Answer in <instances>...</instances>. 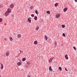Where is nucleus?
I'll use <instances>...</instances> for the list:
<instances>
[{"mask_svg":"<svg viewBox=\"0 0 77 77\" xmlns=\"http://www.w3.org/2000/svg\"><path fill=\"white\" fill-rule=\"evenodd\" d=\"M0 65H1V67H0L1 69H3L4 67V66H3V64H2V63H0Z\"/></svg>","mask_w":77,"mask_h":77,"instance_id":"39448f33","label":"nucleus"},{"mask_svg":"<svg viewBox=\"0 0 77 77\" xmlns=\"http://www.w3.org/2000/svg\"><path fill=\"white\" fill-rule=\"evenodd\" d=\"M31 16L32 17H35V15L33 14H32L31 15Z\"/></svg>","mask_w":77,"mask_h":77,"instance_id":"c756f323","label":"nucleus"},{"mask_svg":"<svg viewBox=\"0 0 77 77\" xmlns=\"http://www.w3.org/2000/svg\"><path fill=\"white\" fill-rule=\"evenodd\" d=\"M22 60L23 61H25L26 60V58H23L22 59Z\"/></svg>","mask_w":77,"mask_h":77,"instance_id":"cd10ccee","label":"nucleus"},{"mask_svg":"<svg viewBox=\"0 0 77 77\" xmlns=\"http://www.w3.org/2000/svg\"><path fill=\"white\" fill-rule=\"evenodd\" d=\"M62 36L64 37H65V34L64 33H63Z\"/></svg>","mask_w":77,"mask_h":77,"instance_id":"c85d7f7f","label":"nucleus"},{"mask_svg":"<svg viewBox=\"0 0 77 77\" xmlns=\"http://www.w3.org/2000/svg\"><path fill=\"white\" fill-rule=\"evenodd\" d=\"M58 69H59V70H60V71H62V68L60 67H59L58 68Z\"/></svg>","mask_w":77,"mask_h":77,"instance_id":"a878e982","label":"nucleus"},{"mask_svg":"<svg viewBox=\"0 0 77 77\" xmlns=\"http://www.w3.org/2000/svg\"><path fill=\"white\" fill-rule=\"evenodd\" d=\"M14 5L13 4H11L10 5V8H14Z\"/></svg>","mask_w":77,"mask_h":77,"instance_id":"2eb2a0df","label":"nucleus"},{"mask_svg":"<svg viewBox=\"0 0 77 77\" xmlns=\"http://www.w3.org/2000/svg\"><path fill=\"white\" fill-rule=\"evenodd\" d=\"M35 29L36 30H38V29H39V26H37L35 28Z\"/></svg>","mask_w":77,"mask_h":77,"instance_id":"f8f14e48","label":"nucleus"},{"mask_svg":"<svg viewBox=\"0 0 77 77\" xmlns=\"http://www.w3.org/2000/svg\"><path fill=\"white\" fill-rule=\"evenodd\" d=\"M21 37V35L20 34H19L17 35V38H20Z\"/></svg>","mask_w":77,"mask_h":77,"instance_id":"6e6552de","label":"nucleus"},{"mask_svg":"<svg viewBox=\"0 0 77 77\" xmlns=\"http://www.w3.org/2000/svg\"><path fill=\"white\" fill-rule=\"evenodd\" d=\"M20 53H23V52L22 50H20Z\"/></svg>","mask_w":77,"mask_h":77,"instance_id":"7c9ffc66","label":"nucleus"},{"mask_svg":"<svg viewBox=\"0 0 77 77\" xmlns=\"http://www.w3.org/2000/svg\"><path fill=\"white\" fill-rule=\"evenodd\" d=\"M65 69L66 71H68V70H67V69H66V68H65Z\"/></svg>","mask_w":77,"mask_h":77,"instance_id":"f704fd0d","label":"nucleus"},{"mask_svg":"<svg viewBox=\"0 0 77 77\" xmlns=\"http://www.w3.org/2000/svg\"><path fill=\"white\" fill-rule=\"evenodd\" d=\"M65 58L66 59H67V60H68V55L66 54V55L65 56Z\"/></svg>","mask_w":77,"mask_h":77,"instance_id":"9d476101","label":"nucleus"},{"mask_svg":"<svg viewBox=\"0 0 77 77\" xmlns=\"http://www.w3.org/2000/svg\"><path fill=\"white\" fill-rule=\"evenodd\" d=\"M2 7H3V6L0 5V8H2Z\"/></svg>","mask_w":77,"mask_h":77,"instance_id":"473e14b6","label":"nucleus"},{"mask_svg":"<svg viewBox=\"0 0 77 77\" xmlns=\"http://www.w3.org/2000/svg\"><path fill=\"white\" fill-rule=\"evenodd\" d=\"M67 10H68V8H65L63 10L64 12H66Z\"/></svg>","mask_w":77,"mask_h":77,"instance_id":"9b49d317","label":"nucleus"},{"mask_svg":"<svg viewBox=\"0 0 77 77\" xmlns=\"http://www.w3.org/2000/svg\"><path fill=\"white\" fill-rule=\"evenodd\" d=\"M28 22L29 23H31V20H30V18H28Z\"/></svg>","mask_w":77,"mask_h":77,"instance_id":"f3484780","label":"nucleus"},{"mask_svg":"<svg viewBox=\"0 0 77 77\" xmlns=\"http://www.w3.org/2000/svg\"><path fill=\"white\" fill-rule=\"evenodd\" d=\"M4 40L5 41H6V40H7V39H6V38H4Z\"/></svg>","mask_w":77,"mask_h":77,"instance_id":"72a5a7b5","label":"nucleus"},{"mask_svg":"<svg viewBox=\"0 0 77 77\" xmlns=\"http://www.w3.org/2000/svg\"><path fill=\"white\" fill-rule=\"evenodd\" d=\"M54 59V57H52L49 60V63H51V62H52L53 60H52Z\"/></svg>","mask_w":77,"mask_h":77,"instance_id":"f03ea898","label":"nucleus"},{"mask_svg":"<svg viewBox=\"0 0 77 77\" xmlns=\"http://www.w3.org/2000/svg\"><path fill=\"white\" fill-rule=\"evenodd\" d=\"M73 48L74 49V50H76V48H75V47H73Z\"/></svg>","mask_w":77,"mask_h":77,"instance_id":"2f4dec72","label":"nucleus"},{"mask_svg":"<svg viewBox=\"0 0 77 77\" xmlns=\"http://www.w3.org/2000/svg\"><path fill=\"white\" fill-rule=\"evenodd\" d=\"M26 64L27 66H29V65H30V62H27Z\"/></svg>","mask_w":77,"mask_h":77,"instance_id":"dca6fc26","label":"nucleus"},{"mask_svg":"<svg viewBox=\"0 0 77 77\" xmlns=\"http://www.w3.org/2000/svg\"><path fill=\"white\" fill-rule=\"evenodd\" d=\"M34 44L35 45H36V44H38V42L37 41H35L34 42Z\"/></svg>","mask_w":77,"mask_h":77,"instance_id":"ddd939ff","label":"nucleus"},{"mask_svg":"<svg viewBox=\"0 0 77 77\" xmlns=\"http://www.w3.org/2000/svg\"><path fill=\"white\" fill-rule=\"evenodd\" d=\"M75 2H77V0H75Z\"/></svg>","mask_w":77,"mask_h":77,"instance_id":"e433bc0d","label":"nucleus"},{"mask_svg":"<svg viewBox=\"0 0 77 77\" xmlns=\"http://www.w3.org/2000/svg\"><path fill=\"white\" fill-rule=\"evenodd\" d=\"M46 13H47V14H50V11H46Z\"/></svg>","mask_w":77,"mask_h":77,"instance_id":"6ab92c4d","label":"nucleus"},{"mask_svg":"<svg viewBox=\"0 0 77 77\" xmlns=\"http://www.w3.org/2000/svg\"><path fill=\"white\" fill-rule=\"evenodd\" d=\"M0 77H1V75H0Z\"/></svg>","mask_w":77,"mask_h":77,"instance_id":"4c0bfd02","label":"nucleus"},{"mask_svg":"<svg viewBox=\"0 0 77 77\" xmlns=\"http://www.w3.org/2000/svg\"><path fill=\"white\" fill-rule=\"evenodd\" d=\"M6 12H7L8 14H9V13H11V11L10 9H8L7 10V11Z\"/></svg>","mask_w":77,"mask_h":77,"instance_id":"1a4fd4ad","label":"nucleus"},{"mask_svg":"<svg viewBox=\"0 0 77 77\" xmlns=\"http://www.w3.org/2000/svg\"><path fill=\"white\" fill-rule=\"evenodd\" d=\"M28 77H30V75H28L27 76Z\"/></svg>","mask_w":77,"mask_h":77,"instance_id":"c9c22d12","label":"nucleus"},{"mask_svg":"<svg viewBox=\"0 0 77 77\" xmlns=\"http://www.w3.org/2000/svg\"><path fill=\"white\" fill-rule=\"evenodd\" d=\"M35 13H36V14H37V15L39 14V12H38V11L37 10H36L35 11Z\"/></svg>","mask_w":77,"mask_h":77,"instance_id":"412c9836","label":"nucleus"},{"mask_svg":"<svg viewBox=\"0 0 77 77\" xmlns=\"http://www.w3.org/2000/svg\"><path fill=\"white\" fill-rule=\"evenodd\" d=\"M9 15V13L8 12L6 11L5 12V13L4 14V15L5 17H8Z\"/></svg>","mask_w":77,"mask_h":77,"instance_id":"20e7f679","label":"nucleus"},{"mask_svg":"<svg viewBox=\"0 0 77 77\" xmlns=\"http://www.w3.org/2000/svg\"><path fill=\"white\" fill-rule=\"evenodd\" d=\"M54 48H56V46H57V42H56V41H55L54 42Z\"/></svg>","mask_w":77,"mask_h":77,"instance_id":"0eeeda50","label":"nucleus"},{"mask_svg":"<svg viewBox=\"0 0 77 77\" xmlns=\"http://www.w3.org/2000/svg\"><path fill=\"white\" fill-rule=\"evenodd\" d=\"M33 6H31L30 7V9H33Z\"/></svg>","mask_w":77,"mask_h":77,"instance_id":"4be33fe9","label":"nucleus"},{"mask_svg":"<svg viewBox=\"0 0 77 77\" xmlns=\"http://www.w3.org/2000/svg\"><path fill=\"white\" fill-rule=\"evenodd\" d=\"M60 14H57L55 16L57 18H59V17H60Z\"/></svg>","mask_w":77,"mask_h":77,"instance_id":"7ed1b4c3","label":"nucleus"},{"mask_svg":"<svg viewBox=\"0 0 77 77\" xmlns=\"http://www.w3.org/2000/svg\"><path fill=\"white\" fill-rule=\"evenodd\" d=\"M3 21V19L1 18H0V23H1V22H2Z\"/></svg>","mask_w":77,"mask_h":77,"instance_id":"5701e85b","label":"nucleus"},{"mask_svg":"<svg viewBox=\"0 0 77 77\" xmlns=\"http://www.w3.org/2000/svg\"><path fill=\"white\" fill-rule=\"evenodd\" d=\"M34 20H37V17L36 16L34 17Z\"/></svg>","mask_w":77,"mask_h":77,"instance_id":"b1692460","label":"nucleus"},{"mask_svg":"<svg viewBox=\"0 0 77 77\" xmlns=\"http://www.w3.org/2000/svg\"><path fill=\"white\" fill-rule=\"evenodd\" d=\"M58 6V3H56L55 4V7H56Z\"/></svg>","mask_w":77,"mask_h":77,"instance_id":"aec40b11","label":"nucleus"},{"mask_svg":"<svg viewBox=\"0 0 77 77\" xmlns=\"http://www.w3.org/2000/svg\"><path fill=\"white\" fill-rule=\"evenodd\" d=\"M10 54V52L9 51H6V56H8Z\"/></svg>","mask_w":77,"mask_h":77,"instance_id":"423d86ee","label":"nucleus"},{"mask_svg":"<svg viewBox=\"0 0 77 77\" xmlns=\"http://www.w3.org/2000/svg\"><path fill=\"white\" fill-rule=\"evenodd\" d=\"M9 39L10 40V41H12L13 39H12V37H9Z\"/></svg>","mask_w":77,"mask_h":77,"instance_id":"a211bd4d","label":"nucleus"},{"mask_svg":"<svg viewBox=\"0 0 77 77\" xmlns=\"http://www.w3.org/2000/svg\"><path fill=\"white\" fill-rule=\"evenodd\" d=\"M13 15H12V17H13Z\"/></svg>","mask_w":77,"mask_h":77,"instance_id":"58836bf2","label":"nucleus"},{"mask_svg":"<svg viewBox=\"0 0 77 77\" xmlns=\"http://www.w3.org/2000/svg\"><path fill=\"white\" fill-rule=\"evenodd\" d=\"M49 71H53V69H51V66L49 67Z\"/></svg>","mask_w":77,"mask_h":77,"instance_id":"4468645a","label":"nucleus"},{"mask_svg":"<svg viewBox=\"0 0 77 77\" xmlns=\"http://www.w3.org/2000/svg\"><path fill=\"white\" fill-rule=\"evenodd\" d=\"M62 28H64V27H65V26L64 25H62Z\"/></svg>","mask_w":77,"mask_h":77,"instance_id":"bb28decb","label":"nucleus"},{"mask_svg":"<svg viewBox=\"0 0 77 77\" xmlns=\"http://www.w3.org/2000/svg\"><path fill=\"white\" fill-rule=\"evenodd\" d=\"M18 60H19L20 62L17 63V65L18 66H20L21 64V60L20 59H18Z\"/></svg>","mask_w":77,"mask_h":77,"instance_id":"f257e3e1","label":"nucleus"},{"mask_svg":"<svg viewBox=\"0 0 77 77\" xmlns=\"http://www.w3.org/2000/svg\"><path fill=\"white\" fill-rule=\"evenodd\" d=\"M45 39H46V41H47V35H45Z\"/></svg>","mask_w":77,"mask_h":77,"instance_id":"393cba45","label":"nucleus"}]
</instances>
